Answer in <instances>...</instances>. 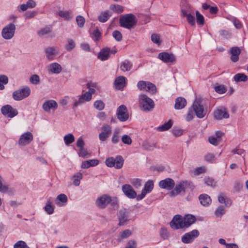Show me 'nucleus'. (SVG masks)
<instances>
[{
    "mask_svg": "<svg viewBox=\"0 0 248 248\" xmlns=\"http://www.w3.org/2000/svg\"><path fill=\"white\" fill-rule=\"evenodd\" d=\"M119 22L121 27L130 30L137 24V19L135 15L128 14L121 16Z\"/></svg>",
    "mask_w": 248,
    "mask_h": 248,
    "instance_id": "obj_1",
    "label": "nucleus"
},
{
    "mask_svg": "<svg viewBox=\"0 0 248 248\" xmlns=\"http://www.w3.org/2000/svg\"><path fill=\"white\" fill-rule=\"evenodd\" d=\"M140 108L144 111H152L155 107L154 101L146 95L141 94L139 96Z\"/></svg>",
    "mask_w": 248,
    "mask_h": 248,
    "instance_id": "obj_2",
    "label": "nucleus"
},
{
    "mask_svg": "<svg viewBox=\"0 0 248 248\" xmlns=\"http://www.w3.org/2000/svg\"><path fill=\"white\" fill-rule=\"evenodd\" d=\"M192 108L196 116L200 119L204 118L207 113V107L204 106L200 99H195L192 105Z\"/></svg>",
    "mask_w": 248,
    "mask_h": 248,
    "instance_id": "obj_3",
    "label": "nucleus"
},
{
    "mask_svg": "<svg viewBox=\"0 0 248 248\" xmlns=\"http://www.w3.org/2000/svg\"><path fill=\"white\" fill-rule=\"evenodd\" d=\"M124 160L121 155H118L116 158L113 157L107 158L105 161L106 165L108 167H114L116 169H121L124 164Z\"/></svg>",
    "mask_w": 248,
    "mask_h": 248,
    "instance_id": "obj_4",
    "label": "nucleus"
},
{
    "mask_svg": "<svg viewBox=\"0 0 248 248\" xmlns=\"http://www.w3.org/2000/svg\"><path fill=\"white\" fill-rule=\"evenodd\" d=\"M31 93V90L28 86L19 89L13 93V98L16 101H19L29 96Z\"/></svg>",
    "mask_w": 248,
    "mask_h": 248,
    "instance_id": "obj_5",
    "label": "nucleus"
},
{
    "mask_svg": "<svg viewBox=\"0 0 248 248\" xmlns=\"http://www.w3.org/2000/svg\"><path fill=\"white\" fill-rule=\"evenodd\" d=\"M16 26L13 23H9L2 30L1 35L6 40L11 39L13 37L16 31Z\"/></svg>",
    "mask_w": 248,
    "mask_h": 248,
    "instance_id": "obj_6",
    "label": "nucleus"
},
{
    "mask_svg": "<svg viewBox=\"0 0 248 248\" xmlns=\"http://www.w3.org/2000/svg\"><path fill=\"white\" fill-rule=\"evenodd\" d=\"M116 115L117 118L121 122H125L129 118L126 107L124 105H121L117 109Z\"/></svg>",
    "mask_w": 248,
    "mask_h": 248,
    "instance_id": "obj_7",
    "label": "nucleus"
},
{
    "mask_svg": "<svg viewBox=\"0 0 248 248\" xmlns=\"http://www.w3.org/2000/svg\"><path fill=\"white\" fill-rule=\"evenodd\" d=\"M199 232L197 230H193L190 232L185 233L182 237L181 240L185 244L190 243L199 235Z\"/></svg>",
    "mask_w": 248,
    "mask_h": 248,
    "instance_id": "obj_8",
    "label": "nucleus"
},
{
    "mask_svg": "<svg viewBox=\"0 0 248 248\" xmlns=\"http://www.w3.org/2000/svg\"><path fill=\"white\" fill-rule=\"evenodd\" d=\"M154 188V183L152 180H148L145 184L143 189H142L141 193L138 195L137 200L138 201L142 200L146 196L147 193H149L152 191Z\"/></svg>",
    "mask_w": 248,
    "mask_h": 248,
    "instance_id": "obj_9",
    "label": "nucleus"
},
{
    "mask_svg": "<svg viewBox=\"0 0 248 248\" xmlns=\"http://www.w3.org/2000/svg\"><path fill=\"white\" fill-rule=\"evenodd\" d=\"M170 224L171 228L173 229L177 230L184 228L183 217L179 215L174 216Z\"/></svg>",
    "mask_w": 248,
    "mask_h": 248,
    "instance_id": "obj_10",
    "label": "nucleus"
},
{
    "mask_svg": "<svg viewBox=\"0 0 248 248\" xmlns=\"http://www.w3.org/2000/svg\"><path fill=\"white\" fill-rule=\"evenodd\" d=\"M214 116L217 120H221L223 118H228L229 117V114L226 108L223 107H220L217 108L214 113Z\"/></svg>",
    "mask_w": 248,
    "mask_h": 248,
    "instance_id": "obj_11",
    "label": "nucleus"
},
{
    "mask_svg": "<svg viewBox=\"0 0 248 248\" xmlns=\"http://www.w3.org/2000/svg\"><path fill=\"white\" fill-rule=\"evenodd\" d=\"M45 53L46 59L49 61H52L59 54V50L57 47L49 46L46 48Z\"/></svg>",
    "mask_w": 248,
    "mask_h": 248,
    "instance_id": "obj_12",
    "label": "nucleus"
},
{
    "mask_svg": "<svg viewBox=\"0 0 248 248\" xmlns=\"http://www.w3.org/2000/svg\"><path fill=\"white\" fill-rule=\"evenodd\" d=\"M1 111L2 114L10 118H13L18 114L17 109L14 108L9 105L3 106L1 108Z\"/></svg>",
    "mask_w": 248,
    "mask_h": 248,
    "instance_id": "obj_13",
    "label": "nucleus"
},
{
    "mask_svg": "<svg viewBox=\"0 0 248 248\" xmlns=\"http://www.w3.org/2000/svg\"><path fill=\"white\" fill-rule=\"evenodd\" d=\"M158 185L161 188L170 190L174 187L175 182L173 179L168 178L160 181Z\"/></svg>",
    "mask_w": 248,
    "mask_h": 248,
    "instance_id": "obj_14",
    "label": "nucleus"
},
{
    "mask_svg": "<svg viewBox=\"0 0 248 248\" xmlns=\"http://www.w3.org/2000/svg\"><path fill=\"white\" fill-rule=\"evenodd\" d=\"M122 191L127 197L129 199L137 198V195L136 192L133 189L132 186L128 184H125L122 186Z\"/></svg>",
    "mask_w": 248,
    "mask_h": 248,
    "instance_id": "obj_15",
    "label": "nucleus"
},
{
    "mask_svg": "<svg viewBox=\"0 0 248 248\" xmlns=\"http://www.w3.org/2000/svg\"><path fill=\"white\" fill-rule=\"evenodd\" d=\"M189 185V183L187 181L180 182L176 186L174 190L171 191L170 195L174 196L176 195L180 194L182 191H185L186 189Z\"/></svg>",
    "mask_w": 248,
    "mask_h": 248,
    "instance_id": "obj_16",
    "label": "nucleus"
},
{
    "mask_svg": "<svg viewBox=\"0 0 248 248\" xmlns=\"http://www.w3.org/2000/svg\"><path fill=\"white\" fill-rule=\"evenodd\" d=\"M32 140V134L28 131L21 135L18 140V144L21 146H25L29 144Z\"/></svg>",
    "mask_w": 248,
    "mask_h": 248,
    "instance_id": "obj_17",
    "label": "nucleus"
},
{
    "mask_svg": "<svg viewBox=\"0 0 248 248\" xmlns=\"http://www.w3.org/2000/svg\"><path fill=\"white\" fill-rule=\"evenodd\" d=\"M110 196L107 195L103 196L97 198L96 200V205L100 209H105L109 203Z\"/></svg>",
    "mask_w": 248,
    "mask_h": 248,
    "instance_id": "obj_18",
    "label": "nucleus"
},
{
    "mask_svg": "<svg viewBox=\"0 0 248 248\" xmlns=\"http://www.w3.org/2000/svg\"><path fill=\"white\" fill-rule=\"evenodd\" d=\"M118 217L119 221V225L120 226L124 225L128 221V211L125 209L120 210Z\"/></svg>",
    "mask_w": 248,
    "mask_h": 248,
    "instance_id": "obj_19",
    "label": "nucleus"
},
{
    "mask_svg": "<svg viewBox=\"0 0 248 248\" xmlns=\"http://www.w3.org/2000/svg\"><path fill=\"white\" fill-rule=\"evenodd\" d=\"M58 106V104L55 100H49L43 103L42 107L45 111L49 112L51 110L55 111Z\"/></svg>",
    "mask_w": 248,
    "mask_h": 248,
    "instance_id": "obj_20",
    "label": "nucleus"
},
{
    "mask_svg": "<svg viewBox=\"0 0 248 248\" xmlns=\"http://www.w3.org/2000/svg\"><path fill=\"white\" fill-rule=\"evenodd\" d=\"M158 58L165 63L173 62L175 61V57L173 54L166 52L159 53Z\"/></svg>",
    "mask_w": 248,
    "mask_h": 248,
    "instance_id": "obj_21",
    "label": "nucleus"
},
{
    "mask_svg": "<svg viewBox=\"0 0 248 248\" xmlns=\"http://www.w3.org/2000/svg\"><path fill=\"white\" fill-rule=\"evenodd\" d=\"M47 71L49 74H59L62 71V67L57 62H53L48 65Z\"/></svg>",
    "mask_w": 248,
    "mask_h": 248,
    "instance_id": "obj_22",
    "label": "nucleus"
},
{
    "mask_svg": "<svg viewBox=\"0 0 248 248\" xmlns=\"http://www.w3.org/2000/svg\"><path fill=\"white\" fill-rule=\"evenodd\" d=\"M184 228H187L190 227L196 221V217L192 215H186L183 217Z\"/></svg>",
    "mask_w": 248,
    "mask_h": 248,
    "instance_id": "obj_23",
    "label": "nucleus"
},
{
    "mask_svg": "<svg viewBox=\"0 0 248 248\" xmlns=\"http://www.w3.org/2000/svg\"><path fill=\"white\" fill-rule=\"evenodd\" d=\"M231 54V60L234 62L238 61L239 56L241 53L240 48L237 46L232 47L230 50Z\"/></svg>",
    "mask_w": 248,
    "mask_h": 248,
    "instance_id": "obj_24",
    "label": "nucleus"
},
{
    "mask_svg": "<svg viewBox=\"0 0 248 248\" xmlns=\"http://www.w3.org/2000/svg\"><path fill=\"white\" fill-rule=\"evenodd\" d=\"M68 201L67 196L64 194H60L58 195L56 200L55 203L59 206H62L66 204Z\"/></svg>",
    "mask_w": 248,
    "mask_h": 248,
    "instance_id": "obj_25",
    "label": "nucleus"
},
{
    "mask_svg": "<svg viewBox=\"0 0 248 248\" xmlns=\"http://www.w3.org/2000/svg\"><path fill=\"white\" fill-rule=\"evenodd\" d=\"M99 163L97 159H90L83 161L81 163V167L82 169H88L91 167H94L97 166Z\"/></svg>",
    "mask_w": 248,
    "mask_h": 248,
    "instance_id": "obj_26",
    "label": "nucleus"
},
{
    "mask_svg": "<svg viewBox=\"0 0 248 248\" xmlns=\"http://www.w3.org/2000/svg\"><path fill=\"white\" fill-rule=\"evenodd\" d=\"M186 101L184 97H179L175 99L174 108L176 109H181L185 107Z\"/></svg>",
    "mask_w": 248,
    "mask_h": 248,
    "instance_id": "obj_27",
    "label": "nucleus"
},
{
    "mask_svg": "<svg viewBox=\"0 0 248 248\" xmlns=\"http://www.w3.org/2000/svg\"><path fill=\"white\" fill-rule=\"evenodd\" d=\"M110 49L108 48H103L98 53V58L101 61H106L109 57Z\"/></svg>",
    "mask_w": 248,
    "mask_h": 248,
    "instance_id": "obj_28",
    "label": "nucleus"
},
{
    "mask_svg": "<svg viewBox=\"0 0 248 248\" xmlns=\"http://www.w3.org/2000/svg\"><path fill=\"white\" fill-rule=\"evenodd\" d=\"M218 200L220 203L224 204L226 207H229L232 204V201L222 193L218 195Z\"/></svg>",
    "mask_w": 248,
    "mask_h": 248,
    "instance_id": "obj_29",
    "label": "nucleus"
},
{
    "mask_svg": "<svg viewBox=\"0 0 248 248\" xmlns=\"http://www.w3.org/2000/svg\"><path fill=\"white\" fill-rule=\"evenodd\" d=\"M199 198L201 204L203 206L208 205L211 202L210 197L206 194H201Z\"/></svg>",
    "mask_w": 248,
    "mask_h": 248,
    "instance_id": "obj_30",
    "label": "nucleus"
},
{
    "mask_svg": "<svg viewBox=\"0 0 248 248\" xmlns=\"http://www.w3.org/2000/svg\"><path fill=\"white\" fill-rule=\"evenodd\" d=\"M111 16V12L107 10L101 13L98 17V19L100 22L104 23L106 22Z\"/></svg>",
    "mask_w": 248,
    "mask_h": 248,
    "instance_id": "obj_31",
    "label": "nucleus"
},
{
    "mask_svg": "<svg viewBox=\"0 0 248 248\" xmlns=\"http://www.w3.org/2000/svg\"><path fill=\"white\" fill-rule=\"evenodd\" d=\"M132 66V62L128 60H125L121 63L120 68L123 72L129 71L131 69Z\"/></svg>",
    "mask_w": 248,
    "mask_h": 248,
    "instance_id": "obj_32",
    "label": "nucleus"
},
{
    "mask_svg": "<svg viewBox=\"0 0 248 248\" xmlns=\"http://www.w3.org/2000/svg\"><path fill=\"white\" fill-rule=\"evenodd\" d=\"M58 15L60 17L67 21L70 20L73 17L72 12L70 11H60L58 12Z\"/></svg>",
    "mask_w": 248,
    "mask_h": 248,
    "instance_id": "obj_33",
    "label": "nucleus"
},
{
    "mask_svg": "<svg viewBox=\"0 0 248 248\" xmlns=\"http://www.w3.org/2000/svg\"><path fill=\"white\" fill-rule=\"evenodd\" d=\"M125 78L124 76H119L115 80V84L117 88L120 89L125 86Z\"/></svg>",
    "mask_w": 248,
    "mask_h": 248,
    "instance_id": "obj_34",
    "label": "nucleus"
},
{
    "mask_svg": "<svg viewBox=\"0 0 248 248\" xmlns=\"http://www.w3.org/2000/svg\"><path fill=\"white\" fill-rule=\"evenodd\" d=\"M52 28L49 26H46L41 28L40 30L38 31L37 34L39 36L43 37L45 35L49 34L52 33Z\"/></svg>",
    "mask_w": 248,
    "mask_h": 248,
    "instance_id": "obj_35",
    "label": "nucleus"
},
{
    "mask_svg": "<svg viewBox=\"0 0 248 248\" xmlns=\"http://www.w3.org/2000/svg\"><path fill=\"white\" fill-rule=\"evenodd\" d=\"M108 204L110 205L111 210H116L119 208L118 200L116 197H111L110 196Z\"/></svg>",
    "mask_w": 248,
    "mask_h": 248,
    "instance_id": "obj_36",
    "label": "nucleus"
},
{
    "mask_svg": "<svg viewBox=\"0 0 248 248\" xmlns=\"http://www.w3.org/2000/svg\"><path fill=\"white\" fill-rule=\"evenodd\" d=\"M44 210L48 215H51L54 213V207L52 205V202L49 199L46 201Z\"/></svg>",
    "mask_w": 248,
    "mask_h": 248,
    "instance_id": "obj_37",
    "label": "nucleus"
},
{
    "mask_svg": "<svg viewBox=\"0 0 248 248\" xmlns=\"http://www.w3.org/2000/svg\"><path fill=\"white\" fill-rule=\"evenodd\" d=\"M173 122L172 120H170L167 123H165L162 125L157 127L156 129L159 131H165L170 128Z\"/></svg>",
    "mask_w": 248,
    "mask_h": 248,
    "instance_id": "obj_38",
    "label": "nucleus"
},
{
    "mask_svg": "<svg viewBox=\"0 0 248 248\" xmlns=\"http://www.w3.org/2000/svg\"><path fill=\"white\" fill-rule=\"evenodd\" d=\"M120 129L116 128L114 130L112 138L111 141L113 144H117L120 141Z\"/></svg>",
    "mask_w": 248,
    "mask_h": 248,
    "instance_id": "obj_39",
    "label": "nucleus"
},
{
    "mask_svg": "<svg viewBox=\"0 0 248 248\" xmlns=\"http://www.w3.org/2000/svg\"><path fill=\"white\" fill-rule=\"evenodd\" d=\"M233 79L236 82L241 81L246 82L248 80V76L244 73H238L233 77Z\"/></svg>",
    "mask_w": 248,
    "mask_h": 248,
    "instance_id": "obj_40",
    "label": "nucleus"
},
{
    "mask_svg": "<svg viewBox=\"0 0 248 248\" xmlns=\"http://www.w3.org/2000/svg\"><path fill=\"white\" fill-rule=\"evenodd\" d=\"M63 140L66 145H69L75 141V137L72 134H68L64 136Z\"/></svg>",
    "mask_w": 248,
    "mask_h": 248,
    "instance_id": "obj_41",
    "label": "nucleus"
},
{
    "mask_svg": "<svg viewBox=\"0 0 248 248\" xmlns=\"http://www.w3.org/2000/svg\"><path fill=\"white\" fill-rule=\"evenodd\" d=\"M78 155L79 156L84 158H87L91 156V154L89 153L87 149L85 148L79 149Z\"/></svg>",
    "mask_w": 248,
    "mask_h": 248,
    "instance_id": "obj_42",
    "label": "nucleus"
},
{
    "mask_svg": "<svg viewBox=\"0 0 248 248\" xmlns=\"http://www.w3.org/2000/svg\"><path fill=\"white\" fill-rule=\"evenodd\" d=\"M82 179V174L78 172L73 176V184L75 186H78L80 185V181Z\"/></svg>",
    "mask_w": 248,
    "mask_h": 248,
    "instance_id": "obj_43",
    "label": "nucleus"
},
{
    "mask_svg": "<svg viewBox=\"0 0 248 248\" xmlns=\"http://www.w3.org/2000/svg\"><path fill=\"white\" fill-rule=\"evenodd\" d=\"M67 41V44L65 45V48L67 51H70L75 48L76 45L74 41L71 38H68Z\"/></svg>",
    "mask_w": 248,
    "mask_h": 248,
    "instance_id": "obj_44",
    "label": "nucleus"
},
{
    "mask_svg": "<svg viewBox=\"0 0 248 248\" xmlns=\"http://www.w3.org/2000/svg\"><path fill=\"white\" fill-rule=\"evenodd\" d=\"M225 213V210L224 207L222 206H219L216 210L215 215L217 217L221 218Z\"/></svg>",
    "mask_w": 248,
    "mask_h": 248,
    "instance_id": "obj_45",
    "label": "nucleus"
},
{
    "mask_svg": "<svg viewBox=\"0 0 248 248\" xmlns=\"http://www.w3.org/2000/svg\"><path fill=\"white\" fill-rule=\"evenodd\" d=\"M196 16L197 24L200 25H203L204 23L203 16L198 11H196Z\"/></svg>",
    "mask_w": 248,
    "mask_h": 248,
    "instance_id": "obj_46",
    "label": "nucleus"
},
{
    "mask_svg": "<svg viewBox=\"0 0 248 248\" xmlns=\"http://www.w3.org/2000/svg\"><path fill=\"white\" fill-rule=\"evenodd\" d=\"M76 22L78 27L82 28L84 27L85 19L83 16L79 15L76 17Z\"/></svg>",
    "mask_w": 248,
    "mask_h": 248,
    "instance_id": "obj_47",
    "label": "nucleus"
},
{
    "mask_svg": "<svg viewBox=\"0 0 248 248\" xmlns=\"http://www.w3.org/2000/svg\"><path fill=\"white\" fill-rule=\"evenodd\" d=\"M30 82L34 85H38L40 82V79L37 75L34 74L31 76L30 78Z\"/></svg>",
    "mask_w": 248,
    "mask_h": 248,
    "instance_id": "obj_48",
    "label": "nucleus"
},
{
    "mask_svg": "<svg viewBox=\"0 0 248 248\" xmlns=\"http://www.w3.org/2000/svg\"><path fill=\"white\" fill-rule=\"evenodd\" d=\"M156 86L153 83L148 82L146 91L149 92L151 94H155L156 93Z\"/></svg>",
    "mask_w": 248,
    "mask_h": 248,
    "instance_id": "obj_49",
    "label": "nucleus"
},
{
    "mask_svg": "<svg viewBox=\"0 0 248 248\" xmlns=\"http://www.w3.org/2000/svg\"><path fill=\"white\" fill-rule=\"evenodd\" d=\"M204 182L207 186L214 187L216 186V182L214 179L210 177H206L204 179Z\"/></svg>",
    "mask_w": 248,
    "mask_h": 248,
    "instance_id": "obj_50",
    "label": "nucleus"
},
{
    "mask_svg": "<svg viewBox=\"0 0 248 248\" xmlns=\"http://www.w3.org/2000/svg\"><path fill=\"white\" fill-rule=\"evenodd\" d=\"M14 248H30L23 241H18L15 244Z\"/></svg>",
    "mask_w": 248,
    "mask_h": 248,
    "instance_id": "obj_51",
    "label": "nucleus"
},
{
    "mask_svg": "<svg viewBox=\"0 0 248 248\" xmlns=\"http://www.w3.org/2000/svg\"><path fill=\"white\" fill-rule=\"evenodd\" d=\"M101 36V33L98 30L96 29L92 33V38L94 41H98Z\"/></svg>",
    "mask_w": 248,
    "mask_h": 248,
    "instance_id": "obj_52",
    "label": "nucleus"
},
{
    "mask_svg": "<svg viewBox=\"0 0 248 248\" xmlns=\"http://www.w3.org/2000/svg\"><path fill=\"white\" fill-rule=\"evenodd\" d=\"M148 82L143 80H140L138 82L137 87L140 91H146Z\"/></svg>",
    "mask_w": 248,
    "mask_h": 248,
    "instance_id": "obj_53",
    "label": "nucleus"
},
{
    "mask_svg": "<svg viewBox=\"0 0 248 248\" xmlns=\"http://www.w3.org/2000/svg\"><path fill=\"white\" fill-rule=\"evenodd\" d=\"M94 107L97 109L101 110L104 109L105 107V104L101 100H97L94 103Z\"/></svg>",
    "mask_w": 248,
    "mask_h": 248,
    "instance_id": "obj_54",
    "label": "nucleus"
},
{
    "mask_svg": "<svg viewBox=\"0 0 248 248\" xmlns=\"http://www.w3.org/2000/svg\"><path fill=\"white\" fill-rule=\"evenodd\" d=\"M215 91L219 94H222L225 93L227 90L224 85H218L215 86L214 88Z\"/></svg>",
    "mask_w": 248,
    "mask_h": 248,
    "instance_id": "obj_55",
    "label": "nucleus"
},
{
    "mask_svg": "<svg viewBox=\"0 0 248 248\" xmlns=\"http://www.w3.org/2000/svg\"><path fill=\"white\" fill-rule=\"evenodd\" d=\"M122 142L126 144L130 145L132 143V139L128 135H124L121 138Z\"/></svg>",
    "mask_w": 248,
    "mask_h": 248,
    "instance_id": "obj_56",
    "label": "nucleus"
},
{
    "mask_svg": "<svg viewBox=\"0 0 248 248\" xmlns=\"http://www.w3.org/2000/svg\"><path fill=\"white\" fill-rule=\"evenodd\" d=\"M111 9L116 13L118 14L123 12V7L120 5H113L111 6Z\"/></svg>",
    "mask_w": 248,
    "mask_h": 248,
    "instance_id": "obj_57",
    "label": "nucleus"
},
{
    "mask_svg": "<svg viewBox=\"0 0 248 248\" xmlns=\"http://www.w3.org/2000/svg\"><path fill=\"white\" fill-rule=\"evenodd\" d=\"M132 234L131 231L129 229H126L121 232L120 234L121 239H126Z\"/></svg>",
    "mask_w": 248,
    "mask_h": 248,
    "instance_id": "obj_58",
    "label": "nucleus"
},
{
    "mask_svg": "<svg viewBox=\"0 0 248 248\" xmlns=\"http://www.w3.org/2000/svg\"><path fill=\"white\" fill-rule=\"evenodd\" d=\"M86 101L84 98L81 95L78 100L75 99V102L73 104V108L77 107L79 105L84 103Z\"/></svg>",
    "mask_w": 248,
    "mask_h": 248,
    "instance_id": "obj_59",
    "label": "nucleus"
},
{
    "mask_svg": "<svg viewBox=\"0 0 248 248\" xmlns=\"http://www.w3.org/2000/svg\"><path fill=\"white\" fill-rule=\"evenodd\" d=\"M208 141L211 144L216 146L220 142V140L214 136H212L209 138Z\"/></svg>",
    "mask_w": 248,
    "mask_h": 248,
    "instance_id": "obj_60",
    "label": "nucleus"
},
{
    "mask_svg": "<svg viewBox=\"0 0 248 248\" xmlns=\"http://www.w3.org/2000/svg\"><path fill=\"white\" fill-rule=\"evenodd\" d=\"M112 36L117 41H121L122 40V33L118 31H114L112 33Z\"/></svg>",
    "mask_w": 248,
    "mask_h": 248,
    "instance_id": "obj_61",
    "label": "nucleus"
},
{
    "mask_svg": "<svg viewBox=\"0 0 248 248\" xmlns=\"http://www.w3.org/2000/svg\"><path fill=\"white\" fill-rule=\"evenodd\" d=\"M102 132L108 135L111 133V127L108 124H105L102 127Z\"/></svg>",
    "mask_w": 248,
    "mask_h": 248,
    "instance_id": "obj_62",
    "label": "nucleus"
},
{
    "mask_svg": "<svg viewBox=\"0 0 248 248\" xmlns=\"http://www.w3.org/2000/svg\"><path fill=\"white\" fill-rule=\"evenodd\" d=\"M137 246V242L134 240H129L126 244V248H136Z\"/></svg>",
    "mask_w": 248,
    "mask_h": 248,
    "instance_id": "obj_63",
    "label": "nucleus"
},
{
    "mask_svg": "<svg viewBox=\"0 0 248 248\" xmlns=\"http://www.w3.org/2000/svg\"><path fill=\"white\" fill-rule=\"evenodd\" d=\"M151 40L154 43L159 45L160 44V37L157 34H153L151 35Z\"/></svg>",
    "mask_w": 248,
    "mask_h": 248,
    "instance_id": "obj_64",
    "label": "nucleus"
}]
</instances>
